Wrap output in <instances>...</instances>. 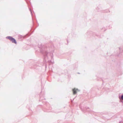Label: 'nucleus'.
I'll return each mask as SVG.
<instances>
[{
    "label": "nucleus",
    "mask_w": 123,
    "mask_h": 123,
    "mask_svg": "<svg viewBox=\"0 0 123 123\" xmlns=\"http://www.w3.org/2000/svg\"><path fill=\"white\" fill-rule=\"evenodd\" d=\"M6 38L10 40L12 43H14L15 44L17 43V42L16 40L12 37L10 36L8 37H6Z\"/></svg>",
    "instance_id": "1"
},
{
    "label": "nucleus",
    "mask_w": 123,
    "mask_h": 123,
    "mask_svg": "<svg viewBox=\"0 0 123 123\" xmlns=\"http://www.w3.org/2000/svg\"><path fill=\"white\" fill-rule=\"evenodd\" d=\"M78 90L77 89L74 88L72 90L73 93L74 94H75L77 92Z\"/></svg>",
    "instance_id": "2"
},
{
    "label": "nucleus",
    "mask_w": 123,
    "mask_h": 123,
    "mask_svg": "<svg viewBox=\"0 0 123 123\" xmlns=\"http://www.w3.org/2000/svg\"><path fill=\"white\" fill-rule=\"evenodd\" d=\"M121 98L123 100V95L122 96Z\"/></svg>",
    "instance_id": "3"
}]
</instances>
